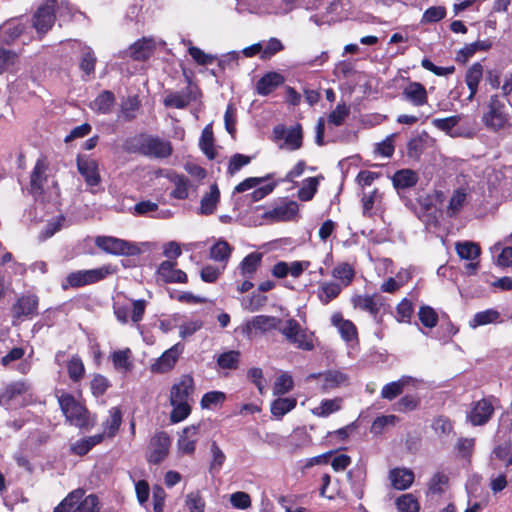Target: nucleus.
<instances>
[{
  "label": "nucleus",
  "mask_w": 512,
  "mask_h": 512,
  "mask_svg": "<svg viewBox=\"0 0 512 512\" xmlns=\"http://www.w3.org/2000/svg\"><path fill=\"white\" fill-rule=\"evenodd\" d=\"M482 122L488 130L497 132L510 126V114L506 104L498 95H492L487 110L482 116Z\"/></svg>",
  "instance_id": "nucleus-1"
},
{
  "label": "nucleus",
  "mask_w": 512,
  "mask_h": 512,
  "mask_svg": "<svg viewBox=\"0 0 512 512\" xmlns=\"http://www.w3.org/2000/svg\"><path fill=\"white\" fill-rule=\"evenodd\" d=\"M47 170L48 165L45 160H37L31 174V192L36 197L48 193L50 198H57L59 196L58 184L53 178L48 177Z\"/></svg>",
  "instance_id": "nucleus-2"
},
{
  "label": "nucleus",
  "mask_w": 512,
  "mask_h": 512,
  "mask_svg": "<svg viewBox=\"0 0 512 512\" xmlns=\"http://www.w3.org/2000/svg\"><path fill=\"white\" fill-rule=\"evenodd\" d=\"M57 397L61 411L70 424L80 428L90 425L87 409L71 394L62 391Z\"/></svg>",
  "instance_id": "nucleus-3"
},
{
  "label": "nucleus",
  "mask_w": 512,
  "mask_h": 512,
  "mask_svg": "<svg viewBox=\"0 0 512 512\" xmlns=\"http://www.w3.org/2000/svg\"><path fill=\"white\" fill-rule=\"evenodd\" d=\"M61 8H69L67 0H46L35 12L32 24L37 33H47L55 22V12Z\"/></svg>",
  "instance_id": "nucleus-4"
},
{
  "label": "nucleus",
  "mask_w": 512,
  "mask_h": 512,
  "mask_svg": "<svg viewBox=\"0 0 512 512\" xmlns=\"http://www.w3.org/2000/svg\"><path fill=\"white\" fill-rule=\"evenodd\" d=\"M98 510V498L91 494L84 497V491L77 489L72 491L53 512H96Z\"/></svg>",
  "instance_id": "nucleus-5"
},
{
  "label": "nucleus",
  "mask_w": 512,
  "mask_h": 512,
  "mask_svg": "<svg viewBox=\"0 0 512 512\" xmlns=\"http://www.w3.org/2000/svg\"><path fill=\"white\" fill-rule=\"evenodd\" d=\"M287 341L299 349L311 351L314 348L313 334L303 329L295 319H288L279 328Z\"/></svg>",
  "instance_id": "nucleus-6"
},
{
  "label": "nucleus",
  "mask_w": 512,
  "mask_h": 512,
  "mask_svg": "<svg viewBox=\"0 0 512 512\" xmlns=\"http://www.w3.org/2000/svg\"><path fill=\"white\" fill-rule=\"evenodd\" d=\"M115 269L111 265H104L100 268L90 269V270H79L76 272L70 273L66 277V284H63L64 288L71 287H81L84 285H89L96 283L108 275L113 274Z\"/></svg>",
  "instance_id": "nucleus-7"
},
{
  "label": "nucleus",
  "mask_w": 512,
  "mask_h": 512,
  "mask_svg": "<svg viewBox=\"0 0 512 512\" xmlns=\"http://www.w3.org/2000/svg\"><path fill=\"white\" fill-rule=\"evenodd\" d=\"M95 245L105 253L112 255L133 256L140 252L136 244L112 236H97Z\"/></svg>",
  "instance_id": "nucleus-8"
},
{
  "label": "nucleus",
  "mask_w": 512,
  "mask_h": 512,
  "mask_svg": "<svg viewBox=\"0 0 512 512\" xmlns=\"http://www.w3.org/2000/svg\"><path fill=\"white\" fill-rule=\"evenodd\" d=\"M302 138V130L299 124L290 128L277 125L273 129V140L276 142L283 140V143L279 145L280 149L298 150L302 146Z\"/></svg>",
  "instance_id": "nucleus-9"
},
{
  "label": "nucleus",
  "mask_w": 512,
  "mask_h": 512,
  "mask_svg": "<svg viewBox=\"0 0 512 512\" xmlns=\"http://www.w3.org/2000/svg\"><path fill=\"white\" fill-rule=\"evenodd\" d=\"M184 351L181 343H176L171 348L164 351L150 366V371L154 374H165L170 372L176 366L180 356Z\"/></svg>",
  "instance_id": "nucleus-10"
},
{
  "label": "nucleus",
  "mask_w": 512,
  "mask_h": 512,
  "mask_svg": "<svg viewBox=\"0 0 512 512\" xmlns=\"http://www.w3.org/2000/svg\"><path fill=\"white\" fill-rule=\"evenodd\" d=\"M314 379H317L321 383V389L324 392H329L349 384V377L338 370H329L319 374L312 373L306 377L307 382Z\"/></svg>",
  "instance_id": "nucleus-11"
},
{
  "label": "nucleus",
  "mask_w": 512,
  "mask_h": 512,
  "mask_svg": "<svg viewBox=\"0 0 512 512\" xmlns=\"http://www.w3.org/2000/svg\"><path fill=\"white\" fill-rule=\"evenodd\" d=\"M170 444V437L165 432H159L152 437L147 452L148 462L158 464L163 461L168 455Z\"/></svg>",
  "instance_id": "nucleus-12"
},
{
  "label": "nucleus",
  "mask_w": 512,
  "mask_h": 512,
  "mask_svg": "<svg viewBox=\"0 0 512 512\" xmlns=\"http://www.w3.org/2000/svg\"><path fill=\"white\" fill-rule=\"evenodd\" d=\"M38 297L34 294L22 295L12 306V316L16 319H30L37 314Z\"/></svg>",
  "instance_id": "nucleus-13"
},
{
  "label": "nucleus",
  "mask_w": 512,
  "mask_h": 512,
  "mask_svg": "<svg viewBox=\"0 0 512 512\" xmlns=\"http://www.w3.org/2000/svg\"><path fill=\"white\" fill-rule=\"evenodd\" d=\"M28 28V21L24 18H13L0 26V42L12 43L17 40Z\"/></svg>",
  "instance_id": "nucleus-14"
},
{
  "label": "nucleus",
  "mask_w": 512,
  "mask_h": 512,
  "mask_svg": "<svg viewBox=\"0 0 512 512\" xmlns=\"http://www.w3.org/2000/svg\"><path fill=\"white\" fill-rule=\"evenodd\" d=\"M299 205L295 201H288L264 213V217L274 222L293 221L298 217Z\"/></svg>",
  "instance_id": "nucleus-15"
},
{
  "label": "nucleus",
  "mask_w": 512,
  "mask_h": 512,
  "mask_svg": "<svg viewBox=\"0 0 512 512\" xmlns=\"http://www.w3.org/2000/svg\"><path fill=\"white\" fill-rule=\"evenodd\" d=\"M77 169L88 186L94 187L101 182L98 163L94 159L89 157H78Z\"/></svg>",
  "instance_id": "nucleus-16"
},
{
  "label": "nucleus",
  "mask_w": 512,
  "mask_h": 512,
  "mask_svg": "<svg viewBox=\"0 0 512 512\" xmlns=\"http://www.w3.org/2000/svg\"><path fill=\"white\" fill-rule=\"evenodd\" d=\"M200 425H190L185 427L179 434L177 440V449L181 454L191 455L196 449V443L198 441Z\"/></svg>",
  "instance_id": "nucleus-17"
},
{
  "label": "nucleus",
  "mask_w": 512,
  "mask_h": 512,
  "mask_svg": "<svg viewBox=\"0 0 512 512\" xmlns=\"http://www.w3.org/2000/svg\"><path fill=\"white\" fill-rule=\"evenodd\" d=\"M141 150L145 155L156 158H166L172 153L170 142L160 138L145 139L141 144Z\"/></svg>",
  "instance_id": "nucleus-18"
},
{
  "label": "nucleus",
  "mask_w": 512,
  "mask_h": 512,
  "mask_svg": "<svg viewBox=\"0 0 512 512\" xmlns=\"http://www.w3.org/2000/svg\"><path fill=\"white\" fill-rule=\"evenodd\" d=\"M194 391V380L190 375H182L171 387L170 400L190 402Z\"/></svg>",
  "instance_id": "nucleus-19"
},
{
  "label": "nucleus",
  "mask_w": 512,
  "mask_h": 512,
  "mask_svg": "<svg viewBox=\"0 0 512 512\" xmlns=\"http://www.w3.org/2000/svg\"><path fill=\"white\" fill-rule=\"evenodd\" d=\"M494 408L487 399L477 401L468 414V419L472 425L478 426L485 424L492 416Z\"/></svg>",
  "instance_id": "nucleus-20"
},
{
  "label": "nucleus",
  "mask_w": 512,
  "mask_h": 512,
  "mask_svg": "<svg viewBox=\"0 0 512 512\" xmlns=\"http://www.w3.org/2000/svg\"><path fill=\"white\" fill-rule=\"evenodd\" d=\"M484 76V69L481 63L476 62L472 64L465 73V83L469 89V94L466 98L468 102H471L474 100L479 84Z\"/></svg>",
  "instance_id": "nucleus-21"
},
{
  "label": "nucleus",
  "mask_w": 512,
  "mask_h": 512,
  "mask_svg": "<svg viewBox=\"0 0 512 512\" xmlns=\"http://www.w3.org/2000/svg\"><path fill=\"white\" fill-rule=\"evenodd\" d=\"M158 276L166 283H185L187 275L184 271L176 268V263L163 261L157 270Z\"/></svg>",
  "instance_id": "nucleus-22"
},
{
  "label": "nucleus",
  "mask_w": 512,
  "mask_h": 512,
  "mask_svg": "<svg viewBox=\"0 0 512 512\" xmlns=\"http://www.w3.org/2000/svg\"><path fill=\"white\" fill-rule=\"evenodd\" d=\"M281 320L268 315H258L249 320L246 324V331L252 333L253 331L268 332L279 328Z\"/></svg>",
  "instance_id": "nucleus-23"
},
{
  "label": "nucleus",
  "mask_w": 512,
  "mask_h": 512,
  "mask_svg": "<svg viewBox=\"0 0 512 512\" xmlns=\"http://www.w3.org/2000/svg\"><path fill=\"white\" fill-rule=\"evenodd\" d=\"M331 324L338 329L344 341L351 342L357 339L356 326L350 320L344 319L340 312L332 314Z\"/></svg>",
  "instance_id": "nucleus-24"
},
{
  "label": "nucleus",
  "mask_w": 512,
  "mask_h": 512,
  "mask_svg": "<svg viewBox=\"0 0 512 512\" xmlns=\"http://www.w3.org/2000/svg\"><path fill=\"white\" fill-rule=\"evenodd\" d=\"M196 97L197 91L192 88H187L185 91L168 94L164 98V104L167 107L183 109L192 101L196 100Z\"/></svg>",
  "instance_id": "nucleus-25"
},
{
  "label": "nucleus",
  "mask_w": 512,
  "mask_h": 512,
  "mask_svg": "<svg viewBox=\"0 0 512 512\" xmlns=\"http://www.w3.org/2000/svg\"><path fill=\"white\" fill-rule=\"evenodd\" d=\"M391 485L397 490H406L414 482V472L408 468H394L389 471Z\"/></svg>",
  "instance_id": "nucleus-26"
},
{
  "label": "nucleus",
  "mask_w": 512,
  "mask_h": 512,
  "mask_svg": "<svg viewBox=\"0 0 512 512\" xmlns=\"http://www.w3.org/2000/svg\"><path fill=\"white\" fill-rule=\"evenodd\" d=\"M343 406V399L341 397H335L332 399L325 398L320 403L311 408L310 412L312 415L318 418H326L330 415L340 411Z\"/></svg>",
  "instance_id": "nucleus-27"
},
{
  "label": "nucleus",
  "mask_w": 512,
  "mask_h": 512,
  "mask_svg": "<svg viewBox=\"0 0 512 512\" xmlns=\"http://www.w3.org/2000/svg\"><path fill=\"white\" fill-rule=\"evenodd\" d=\"M155 47L156 42L153 38L144 37L130 46L128 54L135 60H145L152 55Z\"/></svg>",
  "instance_id": "nucleus-28"
},
{
  "label": "nucleus",
  "mask_w": 512,
  "mask_h": 512,
  "mask_svg": "<svg viewBox=\"0 0 512 512\" xmlns=\"http://www.w3.org/2000/svg\"><path fill=\"white\" fill-rule=\"evenodd\" d=\"M111 361L115 370L120 373H128L133 367V354L130 348L116 350L111 353Z\"/></svg>",
  "instance_id": "nucleus-29"
},
{
  "label": "nucleus",
  "mask_w": 512,
  "mask_h": 512,
  "mask_svg": "<svg viewBox=\"0 0 512 512\" xmlns=\"http://www.w3.org/2000/svg\"><path fill=\"white\" fill-rule=\"evenodd\" d=\"M415 379L411 376H403L398 381L386 384L381 391V397L387 400H393L403 392V389L414 383Z\"/></svg>",
  "instance_id": "nucleus-30"
},
{
  "label": "nucleus",
  "mask_w": 512,
  "mask_h": 512,
  "mask_svg": "<svg viewBox=\"0 0 512 512\" xmlns=\"http://www.w3.org/2000/svg\"><path fill=\"white\" fill-rule=\"evenodd\" d=\"M403 95L415 106H422L427 102L426 89L418 82H412L407 85L403 91Z\"/></svg>",
  "instance_id": "nucleus-31"
},
{
  "label": "nucleus",
  "mask_w": 512,
  "mask_h": 512,
  "mask_svg": "<svg viewBox=\"0 0 512 512\" xmlns=\"http://www.w3.org/2000/svg\"><path fill=\"white\" fill-rule=\"evenodd\" d=\"M342 285L336 282L323 281L319 283L317 296L324 305L338 297L342 291Z\"/></svg>",
  "instance_id": "nucleus-32"
},
{
  "label": "nucleus",
  "mask_w": 512,
  "mask_h": 512,
  "mask_svg": "<svg viewBox=\"0 0 512 512\" xmlns=\"http://www.w3.org/2000/svg\"><path fill=\"white\" fill-rule=\"evenodd\" d=\"M284 82L283 76L276 72H270L264 75L256 85V89L258 94L260 95H268L273 90H275L279 85Z\"/></svg>",
  "instance_id": "nucleus-33"
},
{
  "label": "nucleus",
  "mask_w": 512,
  "mask_h": 512,
  "mask_svg": "<svg viewBox=\"0 0 512 512\" xmlns=\"http://www.w3.org/2000/svg\"><path fill=\"white\" fill-rule=\"evenodd\" d=\"M392 181L395 188L407 189L416 185L418 182V174L411 169H401L395 172Z\"/></svg>",
  "instance_id": "nucleus-34"
},
{
  "label": "nucleus",
  "mask_w": 512,
  "mask_h": 512,
  "mask_svg": "<svg viewBox=\"0 0 512 512\" xmlns=\"http://www.w3.org/2000/svg\"><path fill=\"white\" fill-rule=\"evenodd\" d=\"M263 255L258 252L248 254L240 263L239 271L244 278H252L262 262Z\"/></svg>",
  "instance_id": "nucleus-35"
},
{
  "label": "nucleus",
  "mask_w": 512,
  "mask_h": 512,
  "mask_svg": "<svg viewBox=\"0 0 512 512\" xmlns=\"http://www.w3.org/2000/svg\"><path fill=\"white\" fill-rule=\"evenodd\" d=\"M220 192L216 184L210 186V190L206 193L202 199L200 204V213L201 214H212L219 202Z\"/></svg>",
  "instance_id": "nucleus-36"
},
{
  "label": "nucleus",
  "mask_w": 512,
  "mask_h": 512,
  "mask_svg": "<svg viewBox=\"0 0 512 512\" xmlns=\"http://www.w3.org/2000/svg\"><path fill=\"white\" fill-rule=\"evenodd\" d=\"M115 98L110 91H103L91 103V109L97 113H109L114 105Z\"/></svg>",
  "instance_id": "nucleus-37"
},
{
  "label": "nucleus",
  "mask_w": 512,
  "mask_h": 512,
  "mask_svg": "<svg viewBox=\"0 0 512 512\" xmlns=\"http://www.w3.org/2000/svg\"><path fill=\"white\" fill-rule=\"evenodd\" d=\"M296 399L292 397L277 398L271 403V413L277 418H282L285 414L296 407Z\"/></svg>",
  "instance_id": "nucleus-38"
},
{
  "label": "nucleus",
  "mask_w": 512,
  "mask_h": 512,
  "mask_svg": "<svg viewBox=\"0 0 512 512\" xmlns=\"http://www.w3.org/2000/svg\"><path fill=\"white\" fill-rule=\"evenodd\" d=\"M170 404L173 407L170 413V421L172 423H178L185 420L191 413L190 402L185 401H173L170 400Z\"/></svg>",
  "instance_id": "nucleus-39"
},
{
  "label": "nucleus",
  "mask_w": 512,
  "mask_h": 512,
  "mask_svg": "<svg viewBox=\"0 0 512 512\" xmlns=\"http://www.w3.org/2000/svg\"><path fill=\"white\" fill-rule=\"evenodd\" d=\"M122 420L121 411L117 407H112L109 410V418L104 423V435L113 437L118 431Z\"/></svg>",
  "instance_id": "nucleus-40"
},
{
  "label": "nucleus",
  "mask_w": 512,
  "mask_h": 512,
  "mask_svg": "<svg viewBox=\"0 0 512 512\" xmlns=\"http://www.w3.org/2000/svg\"><path fill=\"white\" fill-rule=\"evenodd\" d=\"M294 387L293 377L288 372L280 373L274 382V395H284L289 393Z\"/></svg>",
  "instance_id": "nucleus-41"
},
{
  "label": "nucleus",
  "mask_w": 512,
  "mask_h": 512,
  "mask_svg": "<svg viewBox=\"0 0 512 512\" xmlns=\"http://www.w3.org/2000/svg\"><path fill=\"white\" fill-rule=\"evenodd\" d=\"M467 203V192L465 189H457L451 196L447 213L449 216L456 215Z\"/></svg>",
  "instance_id": "nucleus-42"
},
{
  "label": "nucleus",
  "mask_w": 512,
  "mask_h": 512,
  "mask_svg": "<svg viewBox=\"0 0 512 512\" xmlns=\"http://www.w3.org/2000/svg\"><path fill=\"white\" fill-rule=\"evenodd\" d=\"M354 270L347 263H341L332 270V276L339 280L342 287L348 286L354 278Z\"/></svg>",
  "instance_id": "nucleus-43"
},
{
  "label": "nucleus",
  "mask_w": 512,
  "mask_h": 512,
  "mask_svg": "<svg viewBox=\"0 0 512 512\" xmlns=\"http://www.w3.org/2000/svg\"><path fill=\"white\" fill-rule=\"evenodd\" d=\"M352 303L355 308L367 311L371 314H376L379 311V305L373 296L370 295H356L352 298Z\"/></svg>",
  "instance_id": "nucleus-44"
},
{
  "label": "nucleus",
  "mask_w": 512,
  "mask_h": 512,
  "mask_svg": "<svg viewBox=\"0 0 512 512\" xmlns=\"http://www.w3.org/2000/svg\"><path fill=\"white\" fill-rule=\"evenodd\" d=\"M456 251L460 258L466 260H475L480 255V247L473 242H461L456 244Z\"/></svg>",
  "instance_id": "nucleus-45"
},
{
  "label": "nucleus",
  "mask_w": 512,
  "mask_h": 512,
  "mask_svg": "<svg viewBox=\"0 0 512 512\" xmlns=\"http://www.w3.org/2000/svg\"><path fill=\"white\" fill-rule=\"evenodd\" d=\"M185 507L189 512H204L206 507L205 499L200 491H192L185 497Z\"/></svg>",
  "instance_id": "nucleus-46"
},
{
  "label": "nucleus",
  "mask_w": 512,
  "mask_h": 512,
  "mask_svg": "<svg viewBox=\"0 0 512 512\" xmlns=\"http://www.w3.org/2000/svg\"><path fill=\"white\" fill-rule=\"evenodd\" d=\"M489 47L490 43L486 41H477L474 43L467 44L458 52L457 59L465 63L468 61L470 57H472L475 54L476 51H485L489 49Z\"/></svg>",
  "instance_id": "nucleus-47"
},
{
  "label": "nucleus",
  "mask_w": 512,
  "mask_h": 512,
  "mask_svg": "<svg viewBox=\"0 0 512 512\" xmlns=\"http://www.w3.org/2000/svg\"><path fill=\"white\" fill-rule=\"evenodd\" d=\"M199 144L201 150L209 159H213L215 157V149L213 146V132L211 125H207L203 129Z\"/></svg>",
  "instance_id": "nucleus-48"
},
{
  "label": "nucleus",
  "mask_w": 512,
  "mask_h": 512,
  "mask_svg": "<svg viewBox=\"0 0 512 512\" xmlns=\"http://www.w3.org/2000/svg\"><path fill=\"white\" fill-rule=\"evenodd\" d=\"M396 506L399 512H418L420 505L416 497L411 494H403L396 500Z\"/></svg>",
  "instance_id": "nucleus-49"
},
{
  "label": "nucleus",
  "mask_w": 512,
  "mask_h": 512,
  "mask_svg": "<svg viewBox=\"0 0 512 512\" xmlns=\"http://www.w3.org/2000/svg\"><path fill=\"white\" fill-rule=\"evenodd\" d=\"M67 371L69 378L73 382L80 381L85 373V367L80 357L78 356H72L71 359L68 361L67 364Z\"/></svg>",
  "instance_id": "nucleus-50"
},
{
  "label": "nucleus",
  "mask_w": 512,
  "mask_h": 512,
  "mask_svg": "<svg viewBox=\"0 0 512 512\" xmlns=\"http://www.w3.org/2000/svg\"><path fill=\"white\" fill-rule=\"evenodd\" d=\"M319 179L317 177H309L303 181V185L298 191V198L302 201H309L317 192Z\"/></svg>",
  "instance_id": "nucleus-51"
},
{
  "label": "nucleus",
  "mask_w": 512,
  "mask_h": 512,
  "mask_svg": "<svg viewBox=\"0 0 512 512\" xmlns=\"http://www.w3.org/2000/svg\"><path fill=\"white\" fill-rule=\"evenodd\" d=\"M19 62L18 55L8 49H0V73L13 70Z\"/></svg>",
  "instance_id": "nucleus-52"
},
{
  "label": "nucleus",
  "mask_w": 512,
  "mask_h": 512,
  "mask_svg": "<svg viewBox=\"0 0 512 512\" xmlns=\"http://www.w3.org/2000/svg\"><path fill=\"white\" fill-rule=\"evenodd\" d=\"M171 182L174 185V189L170 195L176 199H186L188 197V180L184 176L173 175Z\"/></svg>",
  "instance_id": "nucleus-53"
},
{
  "label": "nucleus",
  "mask_w": 512,
  "mask_h": 512,
  "mask_svg": "<svg viewBox=\"0 0 512 512\" xmlns=\"http://www.w3.org/2000/svg\"><path fill=\"white\" fill-rule=\"evenodd\" d=\"M210 451L212 458L209 470L211 473H218L226 460V456L216 442H212Z\"/></svg>",
  "instance_id": "nucleus-54"
},
{
  "label": "nucleus",
  "mask_w": 512,
  "mask_h": 512,
  "mask_svg": "<svg viewBox=\"0 0 512 512\" xmlns=\"http://www.w3.org/2000/svg\"><path fill=\"white\" fill-rule=\"evenodd\" d=\"M499 317V313L496 310L489 309L486 311L478 312L474 315L473 319L470 321L469 325L472 328H476L478 326L490 324L496 321Z\"/></svg>",
  "instance_id": "nucleus-55"
},
{
  "label": "nucleus",
  "mask_w": 512,
  "mask_h": 512,
  "mask_svg": "<svg viewBox=\"0 0 512 512\" xmlns=\"http://www.w3.org/2000/svg\"><path fill=\"white\" fill-rule=\"evenodd\" d=\"M418 317L422 325L427 328H434L438 323V315L436 311L427 305L420 307Z\"/></svg>",
  "instance_id": "nucleus-56"
},
{
  "label": "nucleus",
  "mask_w": 512,
  "mask_h": 512,
  "mask_svg": "<svg viewBox=\"0 0 512 512\" xmlns=\"http://www.w3.org/2000/svg\"><path fill=\"white\" fill-rule=\"evenodd\" d=\"M226 399V395L221 391H210L203 395L200 405L203 409H212L222 404Z\"/></svg>",
  "instance_id": "nucleus-57"
},
{
  "label": "nucleus",
  "mask_w": 512,
  "mask_h": 512,
  "mask_svg": "<svg viewBox=\"0 0 512 512\" xmlns=\"http://www.w3.org/2000/svg\"><path fill=\"white\" fill-rule=\"evenodd\" d=\"M231 254V248L226 241H218L210 250V257L215 261L226 262Z\"/></svg>",
  "instance_id": "nucleus-58"
},
{
  "label": "nucleus",
  "mask_w": 512,
  "mask_h": 512,
  "mask_svg": "<svg viewBox=\"0 0 512 512\" xmlns=\"http://www.w3.org/2000/svg\"><path fill=\"white\" fill-rule=\"evenodd\" d=\"M350 114V108L345 103H339L335 109L328 115V123L334 126H340Z\"/></svg>",
  "instance_id": "nucleus-59"
},
{
  "label": "nucleus",
  "mask_w": 512,
  "mask_h": 512,
  "mask_svg": "<svg viewBox=\"0 0 512 512\" xmlns=\"http://www.w3.org/2000/svg\"><path fill=\"white\" fill-rule=\"evenodd\" d=\"M459 122H460V116L454 115V116H450L447 118H435L432 120V125L435 128H437L441 131H444L445 133L453 136V134L451 133V130Z\"/></svg>",
  "instance_id": "nucleus-60"
},
{
  "label": "nucleus",
  "mask_w": 512,
  "mask_h": 512,
  "mask_svg": "<svg viewBox=\"0 0 512 512\" xmlns=\"http://www.w3.org/2000/svg\"><path fill=\"white\" fill-rule=\"evenodd\" d=\"M239 352L228 351L218 357V365L223 369H235L239 362Z\"/></svg>",
  "instance_id": "nucleus-61"
},
{
  "label": "nucleus",
  "mask_w": 512,
  "mask_h": 512,
  "mask_svg": "<svg viewBox=\"0 0 512 512\" xmlns=\"http://www.w3.org/2000/svg\"><path fill=\"white\" fill-rule=\"evenodd\" d=\"M501 249V252L499 256L497 257V265L501 267H509L512 266V248L511 247H505L501 248L500 243H496L492 248L491 251L493 253L499 251Z\"/></svg>",
  "instance_id": "nucleus-62"
},
{
  "label": "nucleus",
  "mask_w": 512,
  "mask_h": 512,
  "mask_svg": "<svg viewBox=\"0 0 512 512\" xmlns=\"http://www.w3.org/2000/svg\"><path fill=\"white\" fill-rule=\"evenodd\" d=\"M448 486V477L443 473L435 474L429 482V492L433 494L443 493Z\"/></svg>",
  "instance_id": "nucleus-63"
},
{
  "label": "nucleus",
  "mask_w": 512,
  "mask_h": 512,
  "mask_svg": "<svg viewBox=\"0 0 512 512\" xmlns=\"http://www.w3.org/2000/svg\"><path fill=\"white\" fill-rule=\"evenodd\" d=\"M140 102L137 97H129L122 102L121 112L125 119H133L139 109Z\"/></svg>",
  "instance_id": "nucleus-64"
}]
</instances>
